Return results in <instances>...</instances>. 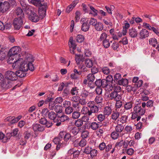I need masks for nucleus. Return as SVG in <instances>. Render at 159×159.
Listing matches in <instances>:
<instances>
[{
	"label": "nucleus",
	"mask_w": 159,
	"mask_h": 159,
	"mask_svg": "<svg viewBox=\"0 0 159 159\" xmlns=\"http://www.w3.org/2000/svg\"><path fill=\"white\" fill-rule=\"evenodd\" d=\"M102 43L103 45L105 48H108L110 46V43L109 42V41L107 39L104 40Z\"/></svg>",
	"instance_id": "obj_51"
},
{
	"label": "nucleus",
	"mask_w": 159,
	"mask_h": 159,
	"mask_svg": "<svg viewBox=\"0 0 159 159\" xmlns=\"http://www.w3.org/2000/svg\"><path fill=\"white\" fill-rule=\"evenodd\" d=\"M12 136L11 132L7 133L6 134V137H5L4 139L2 141V142L4 143L7 142L8 140L10 139L11 137Z\"/></svg>",
	"instance_id": "obj_41"
},
{
	"label": "nucleus",
	"mask_w": 159,
	"mask_h": 159,
	"mask_svg": "<svg viewBox=\"0 0 159 159\" xmlns=\"http://www.w3.org/2000/svg\"><path fill=\"white\" fill-rule=\"evenodd\" d=\"M23 61V59H22L21 61H20L19 64L17 65L16 68H19L20 69H21L22 70H24L26 72L29 69L30 70V65L29 64H27Z\"/></svg>",
	"instance_id": "obj_7"
},
{
	"label": "nucleus",
	"mask_w": 159,
	"mask_h": 159,
	"mask_svg": "<svg viewBox=\"0 0 159 159\" xmlns=\"http://www.w3.org/2000/svg\"><path fill=\"white\" fill-rule=\"evenodd\" d=\"M22 20L19 18H16L14 19L13 25L14 30H19L21 28L23 24Z\"/></svg>",
	"instance_id": "obj_5"
},
{
	"label": "nucleus",
	"mask_w": 159,
	"mask_h": 159,
	"mask_svg": "<svg viewBox=\"0 0 159 159\" xmlns=\"http://www.w3.org/2000/svg\"><path fill=\"white\" fill-rule=\"evenodd\" d=\"M57 115L53 111L49 112L48 114V118L51 120H53L54 121L55 120Z\"/></svg>",
	"instance_id": "obj_29"
},
{
	"label": "nucleus",
	"mask_w": 159,
	"mask_h": 159,
	"mask_svg": "<svg viewBox=\"0 0 159 159\" xmlns=\"http://www.w3.org/2000/svg\"><path fill=\"white\" fill-rule=\"evenodd\" d=\"M80 132H81V136L83 139L86 138L89 135V132L87 130H84V129Z\"/></svg>",
	"instance_id": "obj_37"
},
{
	"label": "nucleus",
	"mask_w": 159,
	"mask_h": 159,
	"mask_svg": "<svg viewBox=\"0 0 159 159\" xmlns=\"http://www.w3.org/2000/svg\"><path fill=\"white\" fill-rule=\"evenodd\" d=\"M26 63L27 64H29L30 65V70L31 71H33L34 70V67L32 65V63L34 61V59L33 57L31 55H29L25 57V61H23Z\"/></svg>",
	"instance_id": "obj_11"
},
{
	"label": "nucleus",
	"mask_w": 159,
	"mask_h": 159,
	"mask_svg": "<svg viewBox=\"0 0 159 159\" xmlns=\"http://www.w3.org/2000/svg\"><path fill=\"white\" fill-rule=\"evenodd\" d=\"M54 109L56 112L60 113L62 111V107L61 105H57L55 106Z\"/></svg>",
	"instance_id": "obj_34"
},
{
	"label": "nucleus",
	"mask_w": 159,
	"mask_h": 159,
	"mask_svg": "<svg viewBox=\"0 0 159 159\" xmlns=\"http://www.w3.org/2000/svg\"><path fill=\"white\" fill-rule=\"evenodd\" d=\"M9 56V58L7 61V62L10 64H12V67L13 68H16L17 65H18L20 63V61H21L22 59H19L17 58V57H16V55H8Z\"/></svg>",
	"instance_id": "obj_1"
},
{
	"label": "nucleus",
	"mask_w": 159,
	"mask_h": 159,
	"mask_svg": "<svg viewBox=\"0 0 159 159\" xmlns=\"http://www.w3.org/2000/svg\"><path fill=\"white\" fill-rule=\"evenodd\" d=\"M140 35L141 38H145L149 36V33L146 29H143L140 32Z\"/></svg>",
	"instance_id": "obj_20"
},
{
	"label": "nucleus",
	"mask_w": 159,
	"mask_h": 159,
	"mask_svg": "<svg viewBox=\"0 0 159 159\" xmlns=\"http://www.w3.org/2000/svg\"><path fill=\"white\" fill-rule=\"evenodd\" d=\"M98 151L97 150L95 149H92L91 150L89 154H90L91 157H94L96 156L97 155Z\"/></svg>",
	"instance_id": "obj_54"
},
{
	"label": "nucleus",
	"mask_w": 159,
	"mask_h": 159,
	"mask_svg": "<svg viewBox=\"0 0 159 159\" xmlns=\"http://www.w3.org/2000/svg\"><path fill=\"white\" fill-rule=\"evenodd\" d=\"M124 126L121 124H118L116 127L115 130L119 133H120L123 130Z\"/></svg>",
	"instance_id": "obj_31"
},
{
	"label": "nucleus",
	"mask_w": 159,
	"mask_h": 159,
	"mask_svg": "<svg viewBox=\"0 0 159 159\" xmlns=\"http://www.w3.org/2000/svg\"><path fill=\"white\" fill-rule=\"evenodd\" d=\"M107 37V34L106 33H103L101 34L99 38V40L100 41H103L105 39H107L106 38Z\"/></svg>",
	"instance_id": "obj_63"
},
{
	"label": "nucleus",
	"mask_w": 159,
	"mask_h": 159,
	"mask_svg": "<svg viewBox=\"0 0 159 159\" xmlns=\"http://www.w3.org/2000/svg\"><path fill=\"white\" fill-rule=\"evenodd\" d=\"M70 94V93L69 90L67 88L65 89L62 92V95H63V96L64 97H67Z\"/></svg>",
	"instance_id": "obj_61"
},
{
	"label": "nucleus",
	"mask_w": 159,
	"mask_h": 159,
	"mask_svg": "<svg viewBox=\"0 0 159 159\" xmlns=\"http://www.w3.org/2000/svg\"><path fill=\"white\" fill-rule=\"evenodd\" d=\"M40 124L43 125L42 127L40 126V131H43L45 127L49 128L51 127L52 125V123L48 122L45 117L42 118L40 119Z\"/></svg>",
	"instance_id": "obj_8"
},
{
	"label": "nucleus",
	"mask_w": 159,
	"mask_h": 159,
	"mask_svg": "<svg viewBox=\"0 0 159 159\" xmlns=\"http://www.w3.org/2000/svg\"><path fill=\"white\" fill-rule=\"evenodd\" d=\"M16 13L17 15L16 18L23 19L24 17V15L22 9L20 7H17L16 10Z\"/></svg>",
	"instance_id": "obj_16"
},
{
	"label": "nucleus",
	"mask_w": 159,
	"mask_h": 159,
	"mask_svg": "<svg viewBox=\"0 0 159 159\" xmlns=\"http://www.w3.org/2000/svg\"><path fill=\"white\" fill-rule=\"evenodd\" d=\"M103 100V97L101 95H98L97 96L94 100L95 102L97 104L102 103Z\"/></svg>",
	"instance_id": "obj_36"
},
{
	"label": "nucleus",
	"mask_w": 159,
	"mask_h": 159,
	"mask_svg": "<svg viewBox=\"0 0 159 159\" xmlns=\"http://www.w3.org/2000/svg\"><path fill=\"white\" fill-rule=\"evenodd\" d=\"M86 140L84 139H83L80 141L79 144L80 147H84L86 145Z\"/></svg>",
	"instance_id": "obj_58"
},
{
	"label": "nucleus",
	"mask_w": 159,
	"mask_h": 159,
	"mask_svg": "<svg viewBox=\"0 0 159 159\" xmlns=\"http://www.w3.org/2000/svg\"><path fill=\"white\" fill-rule=\"evenodd\" d=\"M84 129H85L84 126H83L82 127H80L79 128H77L76 127H74L72 129L70 130V132L74 135H76L79 132L81 131Z\"/></svg>",
	"instance_id": "obj_18"
},
{
	"label": "nucleus",
	"mask_w": 159,
	"mask_h": 159,
	"mask_svg": "<svg viewBox=\"0 0 159 159\" xmlns=\"http://www.w3.org/2000/svg\"><path fill=\"white\" fill-rule=\"evenodd\" d=\"M55 102H50L49 103L48 108L50 110H53L55 107Z\"/></svg>",
	"instance_id": "obj_62"
},
{
	"label": "nucleus",
	"mask_w": 159,
	"mask_h": 159,
	"mask_svg": "<svg viewBox=\"0 0 159 159\" xmlns=\"http://www.w3.org/2000/svg\"><path fill=\"white\" fill-rule=\"evenodd\" d=\"M102 87L103 88L108 87V86L111 87V84H109L107 81L105 79H103L102 80Z\"/></svg>",
	"instance_id": "obj_35"
},
{
	"label": "nucleus",
	"mask_w": 159,
	"mask_h": 159,
	"mask_svg": "<svg viewBox=\"0 0 159 159\" xmlns=\"http://www.w3.org/2000/svg\"><path fill=\"white\" fill-rule=\"evenodd\" d=\"M10 8L9 4L7 2H0V11L2 13L7 11Z\"/></svg>",
	"instance_id": "obj_10"
},
{
	"label": "nucleus",
	"mask_w": 159,
	"mask_h": 159,
	"mask_svg": "<svg viewBox=\"0 0 159 159\" xmlns=\"http://www.w3.org/2000/svg\"><path fill=\"white\" fill-rule=\"evenodd\" d=\"M30 2L36 7H38V12L40 10V0H31Z\"/></svg>",
	"instance_id": "obj_38"
},
{
	"label": "nucleus",
	"mask_w": 159,
	"mask_h": 159,
	"mask_svg": "<svg viewBox=\"0 0 159 159\" xmlns=\"http://www.w3.org/2000/svg\"><path fill=\"white\" fill-rule=\"evenodd\" d=\"M84 39V37L81 35L79 34L76 37V40L78 43H82Z\"/></svg>",
	"instance_id": "obj_45"
},
{
	"label": "nucleus",
	"mask_w": 159,
	"mask_h": 159,
	"mask_svg": "<svg viewBox=\"0 0 159 159\" xmlns=\"http://www.w3.org/2000/svg\"><path fill=\"white\" fill-rule=\"evenodd\" d=\"M110 99L117 100H120L121 97L120 94L114 92L112 91L108 96Z\"/></svg>",
	"instance_id": "obj_13"
},
{
	"label": "nucleus",
	"mask_w": 159,
	"mask_h": 159,
	"mask_svg": "<svg viewBox=\"0 0 159 159\" xmlns=\"http://www.w3.org/2000/svg\"><path fill=\"white\" fill-rule=\"evenodd\" d=\"M97 117L99 121L102 122L105 119V115L104 114H100L97 115Z\"/></svg>",
	"instance_id": "obj_55"
},
{
	"label": "nucleus",
	"mask_w": 159,
	"mask_h": 159,
	"mask_svg": "<svg viewBox=\"0 0 159 159\" xmlns=\"http://www.w3.org/2000/svg\"><path fill=\"white\" fill-rule=\"evenodd\" d=\"M80 97L77 96H73L71 99V101L74 102H79L80 99Z\"/></svg>",
	"instance_id": "obj_59"
},
{
	"label": "nucleus",
	"mask_w": 159,
	"mask_h": 159,
	"mask_svg": "<svg viewBox=\"0 0 159 159\" xmlns=\"http://www.w3.org/2000/svg\"><path fill=\"white\" fill-rule=\"evenodd\" d=\"M103 112L105 115L109 116L111 113L112 109L109 107H106L104 108Z\"/></svg>",
	"instance_id": "obj_26"
},
{
	"label": "nucleus",
	"mask_w": 159,
	"mask_h": 159,
	"mask_svg": "<svg viewBox=\"0 0 159 159\" xmlns=\"http://www.w3.org/2000/svg\"><path fill=\"white\" fill-rule=\"evenodd\" d=\"M134 112L140 116L143 115L145 112V110L142 109L141 106L139 105H137L134 106Z\"/></svg>",
	"instance_id": "obj_12"
},
{
	"label": "nucleus",
	"mask_w": 159,
	"mask_h": 159,
	"mask_svg": "<svg viewBox=\"0 0 159 159\" xmlns=\"http://www.w3.org/2000/svg\"><path fill=\"white\" fill-rule=\"evenodd\" d=\"M39 125L38 124H34L33 125V128L34 132V133L36 135V136H37V135L39 134V132L40 127Z\"/></svg>",
	"instance_id": "obj_25"
},
{
	"label": "nucleus",
	"mask_w": 159,
	"mask_h": 159,
	"mask_svg": "<svg viewBox=\"0 0 159 159\" xmlns=\"http://www.w3.org/2000/svg\"><path fill=\"white\" fill-rule=\"evenodd\" d=\"M20 4L21 5L23 9L25 11L28 10L29 9V7L23 1H20Z\"/></svg>",
	"instance_id": "obj_46"
},
{
	"label": "nucleus",
	"mask_w": 159,
	"mask_h": 159,
	"mask_svg": "<svg viewBox=\"0 0 159 159\" xmlns=\"http://www.w3.org/2000/svg\"><path fill=\"white\" fill-rule=\"evenodd\" d=\"M94 27L98 31H101L104 28L103 24L100 22H98L94 26Z\"/></svg>",
	"instance_id": "obj_23"
},
{
	"label": "nucleus",
	"mask_w": 159,
	"mask_h": 159,
	"mask_svg": "<svg viewBox=\"0 0 159 159\" xmlns=\"http://www.w3.org/2000/svg\"><path fill=\"white\" fill-rule=\"evenodd\" d=\"M88 107L90 108V116L93 113H97L99 111V107L95 105V102L94 101H90L87 104Z\"/></svg>",
	"instance_id": "obj_2"
},
{
	"label": "nucleus",
	"mask_w": 159,
	"mask_h": 159,
	"mask_svg": "<svg viewBox=\"0 0 159 159\" xmlns=\"http://www.w3.org/2000/svg\"><path fill=\"white\" fill-rule=\"evenodd\" d=\"M49 112V111L47 108H43L41 112L42 116L44 117H47L48 115Z\"/></svg>",
	"instance_id": "obj_33"
},
{
	"label": "nucleus",
	"mask_w": 159,
	"mask_h": 159,
	"mask_svg": "<svg viewBox=\"0 0 159 159\" xmlns=\"http://www.w3.org/2000/svg\"><path fill=\"white\" fill-rule=\"evenodd\" d=\"M79 89L77 87H73L71 90L70 93L72 95H77L79 92Z\"/></svg>",
	"instance_id": "obj_39"
},
{
	"label": "nucleus",
	"mask_w": 159,
	"mask_h": 159,
	"mask_svg": "<svg viewBox=\"0 0 159 159\" xmlns=\"http://www.w3.org/2000/svg\"><path fill=\"white\" fill-rule=\"evenodd\" d=\"M86 66L89 68L92 67L93 66V62L92 60L89 59H87L85 61Z\"/></svg>",
	"instance_id": "obj_40"
},
{
	"label": "nucleus",
	"mask_w": 159,
	"mask_h": 159,
	"mask_svg": "<svg viewBox=\"0 0 159 159\" xmlns=\"http://www.w3.org/2000/svg\"><path fill=\"white\" fill-rule=\"evenodd\" d=\"M4 76L5 78L11 81L12 82L16 81L17 79V77L16 73L11 71L8 70L6 71Z\"/></svg>",
	"instance_id": "obj_3"
},
{
	"label": "nucleus",
	"mask_w": 159,
	"mask_h": 159,
	"mask_svg": "<svg viewBox=\"0 0 159 159\" xmlns=\"http://www.w3.org/2000/svg\"><path fill=\"white\" fill-rule=\"evenodd\" d=\"M33 16H31V20L34 22H37L39 20V18L37 16L33 15Z\"/></svg>",
	"instance_id": "obj_64"
},
{
	"label": "nucleus",
	"mask_w": 159,
	"mask_h": 159,
	"mask_svg": "<svg viewBox=\"0 0 159 159\" xmlns=\"http://www.w3.org/2000/svg\"><path fill=\"white\" fill-rule=\"evenodd\" d=\"M19 130L18 129H14L12 132H11L12 136H16L17 134H18V135L16 136V138L18 139H20L21 135H20L19 134H18Z\"/></svg>",
	"instance_id": "obj_32"
},
{
	"label": "nucleus",
	"mask_w": 159,
	"mask_h": 159,
	"mask_svg": "<svg viewBox=\"0 0 159 159\" xmlns=\"http://www.w3.org/2000/svg\"><path fill=\"white\" fill-rule=\"evenodd\" d=\"M75 125L78 128L82 127L83 125V120L80 119H78L75 120Z\"/></svg>",
	"instance_id": "obj_30"
},
{
	"label": "nucleus",
	"mask_w": 159,
	"mask_h": 159,
	"mask_svg": "<svg viewBox=\"0 0 159 159\" xmlns=\"http://www.w3.org/2000/svg\"><path fill=\"white\" fill-rule=\"evenodd\" d=\"M111 136L113 139H116L119 136V133L116 131H113L111 133Z\"/></svg>",
	"instance_id": "obj_49"
},
{
	"label": "nucleus",
	"mask_w": 159,
	"mask_h": 159,
	"mask_svg": "<svg viewBox=\"0 0 159 159\" xmlns=\"http://www.w3.org/2000/svg\"><path fill=\"white\" fill-rule=\"evenodd\" d=\"M133 104L132 101L126 102L124 105V108L126 110H129L132 108Z\"/></svg>",
	"instance_id": "obj_28"
},
{
	"label": "nucleus",
	"mask_w": 159,
	"mask_h": 159,
	"mask_svg": "<svg viewBox=\"0 0 159 159\" xmlns=\"http://www.w3.org/2000/svg\"><path fill=\"white\" fill-rule=\"evenodd\" d=\"M120 115V113L119 112H113L111 116L112 119L116 120L119 117Z\"/></svg>",
	"instance_id": "obj_43"
},
{
	"label": "nucleus",
	"mask_w": 159,
	"mask_h": 159,
	"mask_svg": "<svg viewBox=\"0 0 159 159\" xmlns=\"http://www.w3.org/2000/svg\"><path fill=\"white\" fill-rule=\"evenodd\" d=\"M127 118V116H124L121 117L120 120H118L120 121L122 124H124L126 122Z\"/></svg>",
	"instance_id": "obj_56"
},
{
	"label": "nucleus",
	"mask_w": 159,
	"mask_h": 159,
	"mask_svg": "<svg viewBox=\"0 0 159 159\" xmlns=\"http://www.w3.org/2000/svg\"><path fill=\"white\" fill-rule=\"evenodd\" d=\"M19 50L18 48L16 47H14L11 48L8 52V55H16V57H18V58L19 57L20 55L18 54Z\"/></svg>",
	"instance_id": "obj_14"
},
{
	"label": "nucleus",
	"mask_w": 159,
	"mask_h": 159,
	"mask_svg": "<svg viewBox=\"0 0 159 159\" xmlns=\"http://www.w3.org/2000/svg\"><path fill=\"white\" fill-rule=\"evenodd\" d=\"M105 80L109 84L112 83L113 80L112 76L111 75H109L107 76Z\"/></svg>",
	"instance_id": "obj_57"
},
{
	"label": "nucleus",
	"mask_w": 159,
	"mask_h": 159,
	"mask_svg": "<svg viewBox=\"0 0 159 159\" xmlns=\"http://www.w3.org/2000/svg\"><path fill=\"white\" fill-rule=\"evenodd\" d=\"M97 22L98 21L96 19L93 18H91L89 20V24L94 27Z\"/></svg>",
	"instance_id": "obj_52"
},
{
	"label": "nucleus",
	"mask_w": 159,
	"mask_h": 159,
	"mask_svg": "<svg viewBox=\"0 0 159 159\" xmlns=\"http://www.w3.org/2000/svg\"><path fill=\"white\" fill-rule=\"evenodd\" d=\"M80 115V112L77 111H74L72 114V118L74 119H77L79 118Z\"/></svg>",
	"instance_id": "obj_48"
},
{
	"label": "nucleus",
	"mask_w": 159,
	"mask_h": 159,
	"mask_svg": "<svg viewBox=\"0 0 159 159\" xmlns=\"http://www.w3.org/2000/svg\"><path fill=\"white\" fill-rule=\"evenodd\" d=\"M72 107L77 111H80L81 108V107L80 106L79 102H74L72 103Z\"/></svg>",
	"instance_id": "obj_47"
},
{
	"label": "nucleus",
	"mask_w": 159,
	"mask_h": 159,
	"mask_svg": "<svg viewBox=\"0 0 159 159\" xmlns=\"http://www.w3.org/2000/svg\"><path fill=\"white\" fill-rule=\"evenodd\" d=\"M117 82L119 85L126 86L128 84V80L126 79L122 78L118 80Z\"/></svg>",
	"instance_id": "obj_22"
},
{
	"label": "nucleus",
	"mask_w": 159,
	"mask_h": 159,
	"mask_svg": "<svg viewBox=\"0 0 159 159\" xmlns=\"http://www.w3.org/2000/svg\"><path fill=\"white\" fill-rule=\"evenodd\" d=\"M87 78L89 81L93 82L94 80L95 76L93 74L90 73L87 75Z\"/></svg>",
	"instance_id": "obj_44"
},
{
	"label": "nucleus",
	"mask_w": 159,
	"mask_h": 159,
	"mask_svg": "<svg viewBox=\"0 0 159 159\" xmlns=\"http://www.w3.org/2000/svg\"><path fill=\"white\" fill-rule=\"evenodd\" d=\"M89 28V25L88 22H84L83 23L81 26V30L82 31L86 32L88 30Z\"/></svg>",
	"instance_id": "obj_27"
},
{
	"label": "nucleus",
	"mask_w": 159,
	"mask_h": 159,
	"mask_svg": "<svg viewBox=\"0 0 159 159\" xmlns=\"http://www.w3.org/2000/svg\"><path fill=\"white\" fill-rule=\"evenodd\" d=\"M149 43L154 47H155L156 44L157 43V39L155 38L150 39L149 40Z\"/></svg>",
	"instance_id": "obj_42"
},
{
	"label": "nucleus",
	"mask_w": 159,
	"mask_h": 159,
	"mask_svg": "<svg viewBox=\"0 0 159 159\" xmlns=\"http://www.w3.org/2000/svg\"><path fill=\"white\" fill-rule=\"evenodd\" d=\"M129 35L133 38L136 37L138 34L136 30L133 28L129 30Z\"/></svg>",
	"instance_id": "obj_19"
},
{
	"label": "nucleus",
	"mask_w": 159,
	"mask_h": 159,
	"mask_svg": "<svg viewBox=\"0 0 159 159\" xmlns=\"http://www.w3.org/2000/svg\"><path fill=\"white\" fill-rule=\"evenodd\" d=\"M12 84V83L11 81L4 78L3 80L0 84V86L3 89H7L11 88Z\"/></svg>",
	"instance_id": "obj_6"
},
{
	"label": "nucleus",
	"mask_w": 159,
	"mask_h": 159,
	"mask_svg": "<svg viewBox=\"0 0 159 159\" xmlns=\"http://www.w3.org/2000/svg\"><path fill=\"white\" fill-rule=\"evenodd\" d=\"M73 111V109L72 107L70 106L66 107L65 110V112L67 114H70Z\"/></svg>",
	"instance_id": "obj_50"
},
{
	"label": "nucleus",
	"mask_w": 159,
	"mask_h": 159,
	"mask_svg": "<svg viewBox=\"0 0 159 159\" xmlns=\"http://www.w3.org/2000/svg\"><path fill=\"white\" fill-rule=\"evenodd\" d=\"M100 127V123L93 122L89 124V129H91L93 130H95L98 129Z\"/></svg>",
	"instance_id": "obj_15"
},
{
	"label": "nucleus",
	"mask_w": 159,
	"mask_h": 159,
	"mask_svg": "<svg viewBox=\"0 0 159 159\" xmlns=\"http://www.w3.org/2000/svg\"><path fill=\"white\" fill-rule=\"evenodd\" d=\"M79 104H80L81 105H85L87 102V100L85 98H80L79 101Z\"/></svg>",
	"instance_id": "obj_60"
},
{
	"label": "nucleus",
	"mask_w": 159,
	"mask_h": 159,
	"mask_svg": "<svg viewBox=\"0 0 159 159\" xmlns=\"http://www.w3.org/2000/svg\"><path fill=\"white\" fill-rule=\"evenodd\" d=\"M44 0H40V19H43L46 15L47 9L48 8L47 3L43 2Z\"/></svg>",
	"instance_id": "obj_4"
},
{
	"label": "nucleus",
	"mask_w": 159,
	"mask_h": 159,
	"mask_svg": "<svg viewBox=\"0 0 159 159\" xmlns=\"http://www.w3.org/2000/svg\"><path fill=\"white\" fill-rule=\"evenodd\" d=\"M68 45L70 53L74 54V50L76 49V45L75 44V41L73 40V38L72 37L70 38Z\"/></svg>",
	"instance_id": "obj_9"
},
{
	"label": "nucleus",
	"mask_w": 159,
	"mask_h": 159,
	"mask_svg": "<svg viewBox=\"0 0 159 159\" xmlns=\"http://www.w3.org/2000/svg\"><path fill=\"white\" fill-rule=\"evenodd\" d=\"M81 112L82 114L87 115L89 116H90V110L87 107H83L81 110Z\"/></svg>",
	"instance_id": "obj_24"
},
{
	"label": "nucleus",
	"mask_w": 159,
	"mask_h": 159,
	"mask_svg": "<svg viewBox=\"0 0 159 159\" xmlns=\"http://www.w3.org/2000/svg\"><path fill=\"white\" fill-rule=\"evenodd\" d=\"M69 119V117L65 115L61 116L59 119L61 122H64L65 121L68 120Z\"/></svg>",
	"instance_id": "obj_53"
},
{
	"label": "nucleus",
	"mask_w": 159,
	"mask_h": 159,
	"mask_svg": "<svg viewBox=\"0 0 159 159\" xmlns=\"http://www.w3.org/2000/svg\"><path fill=\"white\" fill-rule=\"evenodd\" d=\"M118 84H114L113 85H111V87H110L109 90L112 91V90H113V92H116L117 93L120 92L121 90V88L120 86Z\"/></svg>",
	"instance_id": "obj_17"
},
{
	"label": "nucleus",
	"mask_w": 159,
	"mask_h": 159,
	"mask_svg": "<svg viewBox=\"0 0 159 159\" xmlns=\"http://www.w3.org/2000/svg\"><path fill=\"white\" fill-rule=\"evenodd\" d=\"M17 77L22 78L25 77L26 75V72L21 69H20L16 72Z\"/></svg>",
	"instance_id": "obj_21"
}]
</instances>
